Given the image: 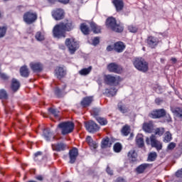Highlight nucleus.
<instances>
[{"label":"nucleus","mask_w":182,"mask_h":182,"mask_svg":"<svg viewBox=\"0 0 182 182\" xmlns=\"http://www.w3.org/2000/svg\"><path fill=\"white\" fill-rule=\"evenodd\" d=\"M73 29H75L73 21L65 19L53 27V35L54 38L61 39V38H66V33L71 32Z\"/></svg>","instance_id":"nucleus-1"},{"label":"nucleus","mask_w":182,"mask_h":182,"mask_svg":"<svg viewBox=\"0 0 182 182\" xmlns=\"http://www.w3.org/2000/svg\"><path fill=\"white\" fill-rule=\"evenodd\" d=\"M105 25L107 29H110L112 32L122 33L124 31V27L120 23H117L116 18L111 16L106 19Z\"/></svg>","instance_id":"nucleus-2"},{"label":"nucleus","mask_w":182,"mask_h":182,"mask_svg":"<svg viewBox=\"0 0 182 182\" xmlns=\"http://www.w3.org/2000/svg\"><path fill=\"white\" fill-rule=\"evenodd\" d=\"M133 65L136 70L142 73L149 72V62L143 58H136L133 61Z\"/></svg>","instance_id":"nucleus-3"},{"label":"nucleus","mask_w":182,"mask_h":182,"mask_svg":"<svg viewBox=\"0 0 182 182\" xmlns=\"http://www.w3.org/2000/svg\"><path fill=\"white\" fill-rule=\"evenodd\" d=\"M58 128L60 129L63 136H66L70 134V133H73L75 130V123L70 121L63 122L58 124Z\"/></svg>","instance_id":"nucleus-4"},{"label":"nucleus","mask_w":182,"mask_h":182,"mask_svg":"<svg viewBox=\"0 0 182 182\" xmlns=\"http://www.w3.org/2000/svg\"><path fill=\"white\" fill-rule=\"evenodd\" d=\"M166 116L167 122H171V117L170 114L167 115V112L164 109H154L149 114V117L151 119H161Z\"/></svg>","instance_id":"nucleus-5"},{"label":"nucleus","mask_w":182,"mask_h":182,"mask_svg":"<svg viewBox=\"0 0 182 182\" xmlns=\"http://www.w3.org/2000/svg\"><path fill=\"white\" fill-rule=\"evenodd\" d=\"M65 43L71 55H74L75 52L79 49V43L73 38H66Z\"/></svg>","instance_id":"nucleus-6"},{"label":"nucleus","mask_w":182,"mask_h":182,"mask_svg":"<svg viewBox=\"0 0 182 182\" xmlns=\"http://www.w3.org/2000/svg\"><path fill=\"white\" fill-rule=\"evenodd\" d=\"M23 20L27 25H32L38 20V14L32 11H27L24 13Z\"/></svg>","instance_id":"nucleus-7"},{"label":"nucleus","mask_w":182,"mask_h":182,"mask_svg":"<svg viewBox=\"0 0 182 182\" xmlns=\"http://www.w3.org/2000/svg\"><path fill=\"white\" fill-rule=\"evenodd\" d=\"M104 80L109 86H119L120 82H122V78H120V76L114 77L112 75H105Z\"/></svg>","instance_id":"nucleus-8"},{"label":"nucleus","mask_w":182,"mask_h":182,"mask_svg":"<svg viewBox=\"0 0 182 182\" xmlns=\"http://www.w3.org/2000/svg\"><path fill=\"white\" fill-rule=\"evenodd\" d=\"M146 144H151V147H155L158 151H160L163 149V144L156 139L155 135L152 134L150 138L147 137L146 139Z\"/></svg>","instance_id":"nucleus-9"},{"label":"nucleus","mask_w":182,"mask_h":182,"mask_svg":"<svg viewBox=\"0 0 182 182\" xmlns=\"http://www.w3.org/2000/svg\"><path fill=\"white\" fill-rule=\"evenodd\" d=\"M107 69L111 73H117V75H120V73L123 72V67L116 63H109L107 66Z\"/></svg>","instance_id":"nucleus-10"},{"label":"nucleus","mask_w":182,"mask_h":182,"mask_svg":"<svg viewBox=\"0 0 182 182\" xmlns=\"http://www.w3.org/2000/svg\"><path fill=\"white\" fill-rule=\"evenodd\" d=\"M159 43L160 41L159 40V38L154 36H149L146 40V43L147 46L149 47L151 49H156V48L159 46Z\"/></svg>","instance_id":"nucleus-11"},{"label":"nucleus","mask_w":182,"mask_h":182,"mask_svg":"<svg viewBox=\"0 0 182 182\" xmlns=\"http://www.w3.org/2000/svg\"><path fill=\"white\" fill-rule=\"evenodd\" d=\"M85 129L89 133H96L100 130V127L94 121L90 120L85 122Z\"/></svg>","instance_id":"nucleus-12"},{"label":"nucleus","mask_w":182,"mask_h":182,"mask_svg":"<svg viewBox=\"0 0 182 182\" xmlns=\"http://www.w3.org/2000/svg\"><path fill=\"white\" fill-rule=\"evenodd\" d=\"M68 156L70 164H75L77 159V156H79V149L76 147L72 148L68 152Z\"/></svg>","instance_id":"nucleus-13"},{"label":"nucleus","mask_w":182,"mask_h":182,"mask_svg":"<svg viewBox=\"0 0 182 182\" xmlns=\"http://www.w3.org/2000/svg\"><path fill=\"white\" fill-rule=\"evenodd\" d=\"M52 16L55 21H62L65 18V11L62 9H57L52 11Z\"/></svg>","instance_id":"nucleus-14"},{"label":"nucleus","mask_w":182,"mask_h":182,"mask_svg":"<svg viewBox=\"0 0 182 182\" xmlns=\"http://www.w3.org/2000/svg\"><path fill=\"white\" fill-rule=\"evenodd\" d=\"M29 66L33 73H41L43 70V64L40 62L31 63Z\"/></svg>","instance_id":"nucleus-15"},{"label":"nucleus","mask_w":182,"mask_h":182,"mask_svg":"<svg viewBox=\"0 0 182 182\" xmlns=\"http://www.w3.org/2000/svg\"><path fill=\"white\" fill-rule=\"evenodd\" d=\"M52 149L53 151L60 152L66 150V144L63 142H58L56 144H51Z\"/></svg>","instance_id":"nucleus-16"},{"label":"nucleus","mask_w":182,"mask_h":182,"mask_svg":"<svg viewBox=\"0 0 182 182\" xmlns=\"http://www.w3.org/2000/svg\"><path fill=\"white\" fill-rule=\"evenodd\" d=\"M93 102V96L85 97L80 102V106L84 109L89 107Z\"/></svg>","instance_id":"nucleus-17"},{"label":"nucleus","mask_w":182,"mask_h":182,"mask_svg":"<svg viewBox=\"0 0 182 182\" xmlns=\"http://www.w3.org/2000/svg\"><path fill=\"white\" fill-rule=\"evenodd\" d=\"M55 76L60 80L66 76V70L62 67H57L55 70Z\"/></svg>","instance_id":"nucleus-18"},{"label":"nucleus","mask_w":182,"mask_h":182,"mask_svg":"<svg viewBox=\"0 0 182 182\" xmlns=\"http://www.w3.org/2000/svg\"><path fill=\"white\" fill-rule=\"evenodd\" d=\"M114 52L122 53L126 49V45L122 41H117L114 43Z\"/></svg>","instance_id":"nucleus-19"},{"label":"nucleus","mask_w":182,"mask_h":182,"mask_svg":"<svg viewBox=\"0 0 182 182\" xmlns=\"http://www.w3.org/2000/svg\"><path fill=\"white\" fill-rule=\"evenodd\" d=\"M112 4L117 12H122L124 8V2L123 0H112Z\"/></svg>","instance_id":"nucleus-20"},{"label":"nucleus","mask_w":182,"mask_h":182,"mask_svg":"<svg viewBox=\"0 0 182 182\" xmlns=\"http://www.w3.org/2000/svg\"><path fill=\"white\" fill-rule=\"evenodd\" d=\"M142 129L144 132H146V133H152L153 129H154V124H153V121L144 122L143 124Z\"/></svg>","instance_id":"nucleus-21"},{"label":"nucleus","mask_w":182,"mask_h":182,"mask_svg":"<svg viewBox=\"0 0 182 182\" xmlns=\"http://www.w3.org/2000/svg\"><path fill=\"white\" fill-rule=\"evenodd\" d=\"M66 89V85H64V87L60 89L59 87H56L54 90V95H56V97L58 99H60L61 97H63L66 95V92H65V90Z\"/></svg>","instance_id":"nucleus-22"},{"label":"nucleus","mask_w":182,"mask_h":182,"mask_svg":"<svg viewBox=\"0 0 182 182\" xmlns=\"http://www.w3.org/2000/svg\"><path fill=\"white\" fill-rule=\"evenodd\" d=\"M104 95L107 97H113L117 95V89L116 87L106 88Z\"/></svg>","instance_id":"nucleus-23"},{"label":"nucleus","mask_w":182,"mask_h":182,"mask_svg":"<svg viewBox=\"0 0 182 182\" xmlns=\"http://www.w3.org/2000/svg\"><path fill=\"white\" fill-rule=\"evenodd\" d=\"M151 166L153 165L150 164H141L138 167H136V171L138 173V174H143L146 169L149 168V167H151Z\"/></svg>","instance_id":"nucleus-24"},{"label":"nucleus","mask_w":182,"mask_h":182,"mask_svg":"<svg viewBox=\"0 0 182 182\" xmlns=\"http://www.w3.org/2000/svg\"><path fill=\"white\" fill-rule=\"evenodd\" d=\"M20 75L22 77H29L31 72L29 71V68H28L27 65H23L20 68Z\"/></svg>","instance_id":"nucleus-25"},{"label":"nucleus","mask_w":182,"mask_h":182,"mask_svg":"<svg viewBox=\"0 0 182 182\" xmlns=\"http://www.w3.org/2000/svg\"><path fill=\"white\" fill-rule=\"evenodd\" d=\"M136 144L139 149L144 147V138H143V134H139L136 136Z\"/></svg>","instance_id":"nucleus-26"},{"label":"nucleus","mask_w":182,"mask_h":182,"mask_svg":"<svg viewBox=\"0 0 182 182\" xmlns=\"http://www.w3.org/2000/svg\"><path fill=\"white\" fill-rule=\"evenodd\" d=\"M19 87H21V82H19V81L16 78H13L11 85V90H13V92H18V90H19Z\"/></svg>","instance_id":"nucleus-27"},{"label":"nucleus","mask_w":182,"mask_h":182,"mask_svg":"<svg viewBox=\"0 0 182 182\" xmlns=\"http://www.w3.org/2000/svg\"><path fill=\"white\" fill-rule=\"evenodd\" d=\"M34 161L39 164L40 163H42V161L43 160V153L41 151H38L34 154Z\"/></svg>","instance_id":"nucleus-28"},{"label":"nucleus","mask_w":182,"mask_h":182,"mask_svg":"<svg viewBox=\"0 0 182 182\" xmlns=\"http://www.w3.org/2000/svg\"><path fill=\"white\" fill-rule=\"evenodd\" d=\"M80 29L83 35H89L90 33V28L86 24V23H82L80 26Z\"/></svg>","instance_id":"nucleus-29"},{"label":"nucleus","mask_w":182,"mask_h":182,"mask_svg":"<svg viewBox=\"0 0 182 182\" xmlns=\"http://www.w3.org/2000/svg\"><path fill=\"white\" fill-rule=\"evenodd\" d=\"M128 158L131 163H135L137 161V153L135 150H130L128 153Z\"/></svg>","instance_id":"nucleus-30"},{"label":"nucleus","mask_w":182,"mask_h":182,"mask_svg":"<svg viewBox=\"0 0 182 182\" xmlns=\"http://www.w3.org/2000/svg\"><path fill=\"white\" fill-rule=\"evenodd\" d=\"M43 135L47 141H50V139L53 137V133L51 132L50 129H45L43 132Z\"/></svg>","instance_id":"nucleus-31"},{"label":"nucleus","mask_w":182,"mask_h":182,"mask_svg":"<svg viewBox=\"0 0 182 182\" xmlns=\"http://www.w3.org/2000/svg\"><path fill=\"white\" fill-rule=\"evenodd\" d=\"M90 26L94 33H100L102 32V27L95 22H91Z\"/></svg>","instance_id":"nucleus-32"},{"label":"nucleus","mask_w":182,"mask_h":182,"mask_svg":"<svg viewBox=\"0 0 182 182\" xmlns=\"http://www.w3.org/2000/svg\"><path fill=\"white\" fill-rule=\"evenodd\" d=\"M112 146V143H110V139L109 137H106L103 139L101 142L102 149H107V147H110Z\"/></svg>","instance_id":"nucleus-33"},{"label":"nucleus","mask_w":182,"mask_h":182,"mask_svg":"<svg viewBox=\"0 0 182 182\" xmlns=\"http://www.w3.org/2000/svg\"><path fill=\"white\" fill-rule=\"evenodd\" d=\"M117 108L118 110H119V112L123 114L127 113L129 112V107H127L126 105H123V102H122L118 103Z\"/></svg>","instance_id":"nucleus-34"},{"label":"nucleus","mask_w":182,"mask_h":182,"mask_svg":"<svg viewBox=\"0 0 182 182\" xmlns=\"http://www.w3.org/2000/svg\"><path fill=\"white\" fill-rule=\"evenodd\" d=\"M92 72V66L88 67L87 68H82L79 71V74L81 75V76H87V75H89Z\"/></svg>","instance_id":"nucleus-35"},{"label":"nucleus","mask_w":182,"mask_h":182,"mask_svg":"<svg viewBox=\"0 0 182 182\" xmlns=\"http://www.w3.org/2000/svg\"><path fill=\"white\" fill-rule=\"evenodd\" d=\"M121 133L123 136H127L129 134H130V126L129 125H124L122 130Z\"/></svg>","instance_id":"nucleus-36"},{"label":"nucleus","mask_w":182,"mask_h":182,"mask_svg":"<svg viewBox=\"0 0 182 182\" xmlns=\"http://www.w3.org/2000/svg\"><path fill=\"white\" fill-rule=\"evenodd\" d=\"M173 114L178 119H182V108L176 107L173 111Z\"/></svg>","instance_id":"nucleus-37"},{"label":"nucleus","mask_w":182,"mask_h":182,"mask_svg":"<svg viewBox=\"0 0 182 182\" xmlns=\"http://www.w3.org/2000/svg\"><path fill=\"white\" fill-rule=\"evenodd\" d=\"M166 132V129H164V127H158L155 129L154 134L156 136H159V137H161L164 134V132Z\"/></svg>","instance_id":"nucleus-38"},{"label":"nucleus","mask_w":182,"mask_h":182,"mask_svg":"<svg viewBox=\"0 0 182 182\" xmlns=\"http://www.w3.org/2000/svg\"><path fill=\"white\" fill-rule=\"evenodd\" d=\"M113 149L115 153H120V151H122V149H123V146H122V144H120V142H117L114 144Z\"/></svg>","instance_id":"nucleus-39"},{"label":"nucleus","mask_w":182,"mask_h":182,"mask_svg":"<svg viewBox=\"0 0 182 182\" xmlns=\"http://www.w3.org/2000/svg\"><path fill=\"white\" fill-rule=\"evenodd\" d=\"M173 139L171 133L170 132H166L164 135V141L165 143H170V141Z\"/></svg>","instance_id":"nucleus-40"},{"label":"nucleus","mask_w":182,"mask_h":182,"mask_svg":"<svg viewBox=\"0 0 182 182\" xmlns=\"http://www.w3.org/2000/svg\"><path fill=\"white\" fill-rule=\"evenodd\" d=\"M35 38L38 42H42V41H45V36L41 31H38L36 33Z\"/></svg>","instance_id":"nucleus-41"},{"label":"nucleus","mask_w":182,"mask_h":182,"mask_svg":"<svg viewBox=\"0 0 182 182\" xmlns=\"http://www.w3.org/2000/svg\"><path fill=\"white\" fill-rule=\"evenodd\" d=\"M96 120L101 126H106L108 123L107 119L102 117H97Z\"/></svg>","instance_id":"nucleus-42"},{"label":"nucleus","mask_w":182,"mask_h":182,"mask_svg":"<svg viewBox=\"0 0 182 182\" xmlns=\"http://www.w3.org/2000/svg\"><path fill=\"white\" fill-rule=\"evenodd\" d=\"M6 31H8V26H0V39L4 38L5 35H6Z\"/></svg>","instance_id":"nucleus-43"},{"label":"nucleus","mask_w":182,"mask_h":182,"mask_svg":"<svg viewBox=\"0 0 182 182\" xmlns=\"http://www.w3.org/2000/svg\"><path fill=\"white\" fill-rule=\"evenodd\" d=\"M100 112H101L100 108H92L91 111V114L95 119H97V117H99L100 114Z\"/></svg>","instance_id":"nucleus-44"},{"label":"nucleus","mask_w":182,"mask_h":182,"mask_svg":"<svg viewBox=\"0 0 182 182\" xmlns=\"http://www.w3.org/2000/svg\"><path fill=\"white\" fill-rule=\"evenodd\" d=\"M156 159H157V153L156 152H151L148 155V161H155Z\"/></svg>","instance_id":"nucleus-45"},{"label":"nucleus","mask_w":182,"mask_h":182,"mask_svg":"<svg viewBox=\"0 0 182 182\" xmlns=\"http://www.w3.org/2000/svg\"><path fill=\"white\" fill-rule=\"evenodd\" d=\"M48 112L50 114L54 115V117H59V111L56 109L50 107L48 108Z\"/></svg>","instance_id":"nucleus-46"},{"label":"nucleus","mask_w":182,"mask_h":182,"mask_svg":"<svg viewBox=\"0 0 182 182\" xmlns=\"http://www.w3.org/2000/svg\"><path fill=\"white\" fill-rule=\"evenodd\" d=\"M128 31L131 32V33H136L139 28L136 26L130 25L128 26Z\"/></svg>","instance_id":"nucleus-47"},{"label":"nucleus","mask_w":182,"mask_h":182,"mask_svg":"<svg viewBox=\"0 0 182 182\" xmlns=\"http://www.w3.org/2000/svg\"><path fill=\"white\" fill-rule=\"evenodd\" d=\"M0 99H8V93L6 92V90L4 89L0 90Z\"/></svg>","instance_id":"nucleus-48"},{"label":"nucleus","mask_w":182,"mask_h":182,"mask_svg":"<svg viewBox=\"0 0 182 182\" xmlns=\"http://www.w3.org/2000/svg\"><path fill=\"white\" fill-rule=\"evenodd\" d=\"M88 145L90 146V147H91V149L92 150H96V149H97V147H98L97 143H96V141H92Z\"/></svg>","instance_id":"nucleus-49"},{"label":"nucleus","mask_w":182,"mask_h":182,"mask_svg":"<svg viewBox=\"0 0 182 182\" xmlns=\"http://www.w3.org/2000/svg\"><path fill=\"white\" fill-rule=\"evenodd\" d=\"M0 79H1L2 80H8L9 79V76H8V75H6V73H0Z\"/></svg>","instance_id":"nucleus-50"},{"label":"nucleus","mask_w":182,"mask_h":182,"mask_svg":"<svg viewBox=\"0 0 182 182\" xmlns=\"http://www.w3.org/2000/svg\"><path fill=\"white\" fill-rule=\"evenodd\" d=\"M99 43H100V38L99 37L94 38V39L92 40V44L94 45V46L99 45Z\"/></svg>","instance_id":"nucleus-51"},{"label":"nucleus","mask_w":182,"mask_h":182,"mask_svg":"<svg viewBox=\"0 0 182 182\" xmlns=\"http://www.w3.org/2000/svg\"><path fill=\"white\" fill-rule=\"evenodd\" d=\"M155 103L158 106H160V105H161V103H163V100L161 99L160 97L156 98L155 99Z\"/></svg>","instance_id":"nucleus-52"},{"label":"nucleus","mask_w":182,"mask_h":182,"mask_svg":"<svg viewBox=\"0 0 182 182\" xmlns=\"http://www.w3.org/2000/svg\"><path fill=\"white\" fill-rule=\"evenodd\" d=\"M175 147H176V143H174V142H171L168 145V150H173V149H174Z\"/></svg>","instance_id":"nucleus-53"},{"label":"nucleus","mask_w":182,"mask_h":182,"mask_svg":"<svg viewBox=\"0 0 182 182\" xmlns=\"http://www.w3.org/2000/svg\"><path fill=\"white\" fill-rule=\"evenodd\" d=\"M106 171H107V174H109V176H113V170H112V169L110 168V166H108L107 167Z\"/></svg>","instance_id":"nucleus-54"},{"label":"nucleus","mask_w":182,"mask_h":182,"mask_svg":"<svg viewBox=\"0 0 182 182\" xmlns=\"http://www.w3.org/2000/svg\"><path fill=\"white\" fill-rule=\"evenodd\" d=\"M92 141H93V139H92V136H87L86 137V142L87 143V144H90V143H92Z\"/></svg>","instance_id":"nucleus-55"},{"label":"nucleus","mask_w":182,"mask_h":182,"mask_svg":"<svg viewBox=\"0 0 182 182\" xmlns=\"http://www.w3.org/2000/svg\"><path fill=\"white\" fill-rule=\"evenodd\" d=\"M107 52H112V50H114V44L113 46H108L107 47Z\"/></svg>","instance_id":"nucleus-56"},{"label":"nucleus","mask_w":182,"mask_h":182,"mask_svg":"<svg viewBox=\"0 0 182 182\" xmlns=\"http://www.w3.org/2000/svg\"><path fill=\"white\" fill-rule=\"evenodd\" d=\"M115 182H127V181H126V179H124V178H122V177H118V178L116 179Z\"/></svg>","instance_id":"nucleus-57"},{"label":"nucleus","mask_w":182,"mask_h":182,"mask_svg":"<svg viewBox=\"0 0 182 182\" xmlns=\"http://www.w3.org/2000/svg\"><path fill=\"white\" fill-rule=\"evenodd\" d=\"M36 179L38 180V181H43V176H42L41 175L38 176L36 177Z\"/></svg>","instance_id":"nucleus-58"},{"label":"nucleus","mask_w":182,"mask_h":182,"mask_svg":"<svg viewBox=\"0 0 182 182\" xmlns=\"http://www.w3.org/2000/svg\"><path fill=\"white\" fill-rule=\"evenodd\" d=\"M59 2H61V4H69V0H58Z\"/></svg>","instance_id":"nucleus-59"},{"label":"nucleus","mask_w":182,"mask_h":182,"mask_svg":"<svg viewBox=\"0 0 182 182\" xmlns=\"http://www.w3.org/2000/svg\"><path fill=\"white\" fill-rule=\"evenodd\" d=\"M171 60L172 63H177V58H171Z\"/></svg>","instance_id":"nucleus-60"},{"label":"nucleus","mask_w":182,"mask_h":182,"mask_svg":"<svg viewBox=\"0 0 182 182\" xmlns=\"http://www.w3.org/2000/svg\"><path fill=\"white\" fill-rule=\"evenodd\" d=\"M2 18H4V12H2V11L0 10V19H2Z\"/></svg>","instance_id":"nucleus-61"},{"label":"nucleus","mask_w":182,"mask_h":182,"mask_svg":"<svg viewBox=\"0 0 182 182\" xmlns=\"http://www.w3.org/2000/svg\"><path fill=\"white\" fill-rule=\"evenodd\" d=\"M50 4H55V0H48Z\"/></svg>","instance_id":"nucleus-62"},{"label":"nucleus","mask_w":182,"mask_h":182,"mask_svg":"<svg viewBox=\"0 0 182 182\" xmlns=\"http://www.w3.org/2000/svg\"><path fill=\"white\" fill-rule=\"evenodd\" d=\"M163 60V58H161V61Z\"/></svg>","instance_id":"nucleus-63"},{"label":"nucleus","mask_w":182,"mask_h":182,"mask_svg":"<svg viewBox=\"0 0 182 182\" xmlns=\"http://www.w3.org/2000/svg\"><path fill=\"white\" fill-rule=\"evenodd\" d=\"M4 1H8V0H4Z\"/></svg>","instance_id":"nucleus-64"}]
</instances>
